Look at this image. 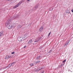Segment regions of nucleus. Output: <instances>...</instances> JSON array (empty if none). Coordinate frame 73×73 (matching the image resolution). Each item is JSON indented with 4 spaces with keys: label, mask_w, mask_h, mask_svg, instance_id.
Instances as JSON below:
<instances>
[{
    "label": "nucleus",
    "mask_w": 73,
    "mask_h": 73,
    "mask_svg": "<svg viewBox=\"0 0 73 73\" xmlns=\"http://www.w3.org/2000/svg\"><path fill=\"white\" fill-rule=\"evenodd\" d=\"M5 26L7 27V28L9 29H12L13 27V26L12 25L11 23L9 22H6L5 24Z\"/></svg>",
    "instance_id": "obj_1"
},
{
    "label": "nucleus",
    "mask_w": 73,
    "mask_h": 73,
    "mask_svg": "<svg viewBox=\"0 0 73 73\" xmlns=\"http://www.w3.org/2000/svg\"><path fill=\"white\" fill-rule=\"evenodd\" d=\"M23 3V1H22L19 2L18 4L16 5L15 6L13 7V8H14V9L15 8H17V7H19V5H20V4H21V3Z\"/></svg>",
    "instance_id": "obj_2"
},
{
    "label": "nucleus",
    "mask_w": 73,
    "mask_h": 73,
    "mask_svg": "<svg viewBox=\"0 0 73 73\" xmlns=\"http://www.w3.org/2000/svg\"><path fill=\"white\" fill-rule=\"evenodd\" d=\"M15 63L14 62H13L11 64H9V65L7 67V68H8V69L10 67H11V66H12L13 65V64Z\"/></svg>",
    "instance_id": "obj_3"
},
{
    "label": "nucleus",
    "mask_w": 73,
    "mask_h": 73,
    "mask_svg": "<svg viewBox=\"0 0 73 73\" xmlns=\"http://www.w3.org/2000/svg\"><path fill=\"white\" fill-rule=\"evenodd\" d=\"M25 37V36H24L23 37H20V39L21 40V41H24V38Z\"/></svg>",
    "instance_id": "obj_4"
},
{
    "label": "nucleus",
    "mask_w": 73,
    "mask_h": 73,
    "mask_svg": "<svg viewBox=\"0 0 73 73\" xmlns=\"http://www.w3.org/2000/svg\"><path fill=\"white\" fill-rule=\"evenodd\" d=\"M65 62H66V60H65L62 61V62L63 63L60 66H64V64H65Z\"/></svg>",
    "instance_id": "obj_5"
},
{
    "label": "nucleus",
    "mask_w": 73,
    "mask_h": 73,
    "mask_svg": "<svg viewBox=\"0 0 73 73\" xmlns=\"http://www.w3.org/2000/svg\"><path fill=\"white\" fill-rule=\"evenodd\" d=\"M9 58H10V56L7 55L5 57V59H6V60H8Z\"/></svg>",
    "instance_id": "obj_6"
},
{
    "label": "nucleus",
    "mask_w": 73,
    "mask_h": 73,
    "mask_svg": "<svg viewBox=\"0 0 73 73\" xmlns=\"http://www.w3.org/2000/svg\"><path fill=\"white\" fill-rule=\"evenodd\" d=\"M39 41V38H36L35 39L34 41V42H38Z\"/></svg>",
    "instance_id": "obj_7"
},
{
    "label": "nucleus",
    "mask_w": 73,
    "mask_h": 73,
    "mask_svg": "<svg viewBox=\"0 0 73 73\" xmlns=\"http://www.w3.org/2000/svg\"><path fill=\"white\" fill-rule=\"evenodd\" d=\"M43 30V27H41L39 29V31L40 32H42Z\"/></svg>",
    "instance_id": "obj_8"
},
{
    "label": "nucleus",
    "mask_w": 73,
    "mask_h": 73,
    "mask_svg": "<svg viewBox=\"0 0 73 73\" xmlns=\"http://www.w3.org/2000/svg\"><path fill=\"white\" fill-rule=\"evenodd\" d=\"M66 13H70V11L68 10H67L66 11Z\"/></svg>",
    "instance_id": "obj_9"
},
{
    "label": "nucleus",
    "mask_w": 73,
    "mask_h": 73,
    "mask_svg": "<svg viewBox=\"0 0 73 73\" xmlns=\"http://www.w3.org/2000/svg\"><path fill=\"white\" fill-rule=\"evenodd\" d=\"M32 40H30L29 42V44H31L32 43Z\"/></svg>",
    "instance_id": "obj_10"
},
{
    "label": "nucleus",
    "mask_w": 73,
    "mask_h": 73,
    "mask_svg": "<svg viewBox=\"0 0 73 73\" xmlns=\"http://www.w3.org/2000/svg\"><path fill=\"white\" fill-rule=\"evenodd\" d=\"M69 42H66V43L65 44V46H67V45H68V44H69Z\"/></svg>",
    "instance_id": "obj_11"
},
{
    "label": "nucleus",
    "mask_w": 73,
    "mask_h": 73,
    "mask_svg": "<svg viewBox=\"0 0 73 73\" xmlns=\"http://www.w3.org/2000/svg\"><path fill=\"white\" fill-rule=\"evenodd\" d=\"M18 28H19V29H20V28H21V25H19L18 26Z\"/></svg>",
    "instance_id": "obj_12"
},
{
    "label": "nucleus",
    "mask_w": 73,
    "mask_h": 73,
    "mask_svg": "<svg viewBox=\"0 0 73 73\" xmlns=\"http://www.w3.org/2000/svg\"><path fill=\"white\" fill-rule=\"evenodd\" d=\"M2 35H3V33H2L0 32V37H1Z\"/></svg>",
    "instance_id": "obj_13"
},
{
    "label": "nucleus",
    "mask_w": 73,
    "mask_h": 73,
    "mask_svg": "<svg viewBox=\"0 0 73 73\" xmlns=\"http://www.w3.org/2000/svg\"><path fill=\"white\" fill-rule=\"evenodd\" d=\"M38 5H36V6H35V8L36 9H37V8H38Z\"/></svg>",
    "instance_id": "obj_14"
},
{
    "label": "nucleus",
    "mask_w": 73,
    "mask_h": 73,
    "mask_svg": "<svg viewBox=\"0 0 73 73\" xmlns=\"http://www.w3.org/2000/svg\"><path fill=\"white\" fill-rule=\"evenodd\" d=\"M10 58H13V55L10 56Z\"/></svg>",
    "instance_id": "obj_15"
},
{
    "label": "nucleus",
    "mask_w": 73,
    "mask_h": 73,
    "mask_svg": "<svg viewBox=\"0 0 73 73\" xmlns=\"http://www.w3.org/2000/svg\"><path fill=\"white\" fill-rule=\"evenodd\" d=\"M30 66H33V63H31L30 64Z\"/></svg>",
    "instance_id": "obj_16"
},
{
    "label": "nucleus",
    "mask_w": 73,
    "mask_h": 73,
    "mask_svg": "<svg viewBox=\"0 0 73 73\" xmlns=\"http://www.w3.org/2000/svg\"><path fill=\"white\" fill-rule=\"evenodd\" d=\"M40 58V56H39V57L37 58V60L39 59V58Z\"/></svg>",
    "instance_id": "obj_17"
},
{
    "label": "nucleus",
    "mask_w": 73,
    "mask_h": 73,
    "mask_svg": "<svg viewBox=\"0 0 73 73\" xmlns=\"http://www.w3.org/2000/svg\"><path fill=\"white\" fill-rule=\"evenodd\" d=\"M50 32L49 33V34H48V36H50Z\"/></svg>",
    "instance_id": "obj_18"
},
{
    "label": "nucleus",
    "mask_w": 73,
    "mask_h": 73,
    "mask_svg": "<svg viewBox=\"0 0 73 73\" xmlns=\"http://www.w3.org/2000/svg\"><path fill=\"white\" fill-rule=\"evenodd\" d=\"M15 53V52H13L11 53V54H14Z\"/></svg>",
    "instance_id": "obj_19"
},
{
    "label": "nucleus",
    "mask_w": 73,
    "mask_h": 73,
    "mask_svg": "<svg viewBox=\"0 0 73 73\" xmlns=\"http://www.w3.org/2000/svg\"><path fill=\"white\" fill-rule=\"evenodd\" d=\"M71 11H72V12H73V9H72V10H71Z\"/></svg>",
    "instance_id": "obj_20"
},
{
    "label": "nucleus",
    "mask_w": 73,
    "mask_h": 73,
    "mask_svg": "<svg viewBox=\"0 0 73 73\" xmlns=\"http://www.w3.org/2000/svg\"><path fill=\"white\" fill-rule=\"evenodd\" d=\"M7 0V1H12V0Z\"/></svg>",
    "instance_id": "obj_21"
},
{
    "label": "nucleus",
    "mask_w": 73,
    "mask_h": 73,
    "mask_svg": "<svg viewBox=\"0 0 73 73\" xmlns=\"http://www.w3.org/2000/svg\"><path fill=\"white\" fill-rule=\"evenodd\" d=\"M51 52V50H50V51H49V52L50 53V52Z\"/></svg>",
    "instance_id": "obj_22"
},
{
    "label": "nucleus",
    "mask_w": 73,
    "mask_h": 73,
    "mask_svg": "<svg viewBox=\"0 0 73 73\" xmlns=\"http://www.w3.org/2000/svg\"><path fill=\"white\" fill-rule=\"evenodd\" d=\"M26 47V46H25L24 47V48H25V47Z\"/></svg>",
    "instance_id": "obj_23"
},
{
    "label": "nucleus",
    "mask_w": 73,
    "mask_h": 73,
    "mask_svg": "<svg viewBox=\"0 0 73 73\" xmlns=\"http://www.w3.org/2000/svg\"><path fill=\"white\" fill-rule=\"evenodd\" d=\"M30 0H27V1H30Z\"/></svg>",
    "instance_id": "obj_24"
},
{
    "label": "nucleus",
    "mask_w": 73,
    "mask_h": 73,
    "mask_svg": "<svg viewBox=\"0 0 73 73\" xmlns=\"http://www.w3.org/2000/svg\"><path fill=\"white\" fill-rule=\"evenodd\" d=\"M44 73V71H43L42 72V73Z\"/></svg>",
    "instance_id": "obj_25"
}]
</instances>
